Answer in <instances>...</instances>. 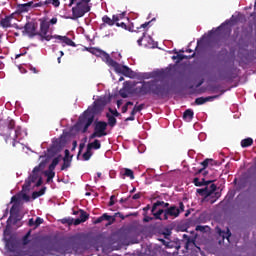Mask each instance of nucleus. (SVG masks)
I'll return each mask as SVG.
<instances>
[{
	"instance_id": "f257e3e1",
	"label": "nucleus",
	"mask_w": 256,
	"mask_h": 256,
	"mask_svg": "<svg viewBox=\"0 0 256 256\" xmlns=\"http://www.w3.org/2000/svg\"><path fill=\"white\" fill-rule=\"evenodd\" d=\"M137 97H145V95H154L158 99L169 97V88L165 84L159 83L157 80L143 81L141 86L134 89Z\"/></svg>"
},
{
	"instance_id": "f03ea898",
	"label": "nucleus",
	"mask_w": 256,
	"mask_h": 256,
	"mask_svg": "<svg viewBox=\"0 0 256 256\" xmlns=\"http://www.w3.org/2000/svg\"><path fill=\"white\" fill-rule=\"evenodd\" d=\"M90 2L91 0H81L78 2L76 6L72 8V16L66 17V19H72L75 21V19H81V17H84L86 13L91 11V6H89Z\"/></svg>"
},
{
	"instance_id": "7ed1b4c3",
	"label": "nucleus",
	"mask_w": 256,
	"mask_h": 256,
	"mask_svg": "<svg viewBox=\"0 0 256 256\" xmlns=\"http://www.w3.org/2000/svg\"><path fill=\"white\" fill-rule=\"evenodd\" d=\"M93 121H95V116H93L91 112L84 111L83 115L78 120L77 127L81 129L82 133H87L89 126L93 125Z\"/></svg>"
},
{
	"instance_id": "20e7f679",
	"label": "nucleus",
	"mask_w": 256,
	"mask_h": 256,
	"mask_svg": "<svg viewBox=\"0 0 256 256\" xmlns=\"http://www.w3.org/2000/svg\"><path fill=\"white\" fill-rule=\"evenodd\" d=\"M11 201L14 204L10 209V217L8 218V221H13V224L15 225L21 221V218L19 217V202L21 201V197L12 196Z\"/></svg>"
},
{
	"instance_id": "39448f33",
	"label": "nucleus",
	"mask_w": 256,
	"mask_h": 256,
	"mask_svg": "<svg viewBox=\"0 0 256 256\" xmlns=\"http://www.w3.org/2000/svg\"><path fill=\"white\" fill-rule=\"evenodd\" d=\"M45 167V162H41L39 166H36L33 169V174L28 177V179L25 180V183L22 186V191L27 192L29 189H31V183H35L37 179H39V171H41V168Z\"/></svg>"
},
{
	"instance_id": "423d86ee",
	"label": "nucleus",
	"mask_w": 256,
	"mask_h": 256,
	"mask_svg": "<svg viewBox=\"0 0 256 256\" xmlns=\"http://www.w3.org/2000/svg\"><path fill=\"white\" fill-rule=\"evenodd\" d=\"M114 71L120 73V75H124V77H129V79H135V77H137V73H135V71H132V69L126 65L119 64V62H116Z\"/></svg>"
},
{
	"instance_id": "0eeeda50",
	"label": "nucleus",
	"mask_w": 256,
	"mask_h": 256,
	"mask_svg": "<svg viewBox=\"0 0 256 256\" xmlns=\"http://www.w3.org/2000/svg\"><path fill=\"white\" fill-rule=\"evenodd\" d=\"M47 33H49V22L42 21L40 23V31L37 32V36L40 37V41H51V39H55V36Z\"/></svg>"
},
{
	"instance_id": "6e6552de",
	"label": "nucleus",
	"mask_w": 256,
	"mask_h": 256,
	"mask_svg": "<svg viewBox=\"0 0 256 256\" xmlns=\"http://www.w3.org/2000/svg\"><path fill=\"white\" fill-rule=\"evenodd\" d=\"M177 217H179V208H177V206L171 205L169 208L164 209V221H169V219H177Z\"/></svg>"
},
{
	"instance_id": "1a4fd4ad",
	"label": "nucleus",
	"mask_w": 256,
	"mask_h": 256,
	"mask_svg": "<svg viewBox=\"0 0 256 256\" xmlns=\"http://www.w3.org/2000/svg\"><path fill=\"white\" fill-rule=\"evenodd\" d=\"M233 20H226L224 23H222L219 27L216 28L215 31H210V35H213L215 33H219V31H222V33H225V35H231V26H233Z\"/></svg>"
},
{
	"instance_id": "9d476101",
	"label": "nucleus",
	"mask_w": 256,
	"mask_h": 256,
	"mask_svg": "<svg viewBox=\"0 0 256 256\" xmlns=\"http://www.w3.org/2000/svg\"><path fill=\"white\" fill-rule=\"evenodd\" d=\"M104 107H105V103H103L102 100H96L94 101L92 107H89L86 110V112H89L91 115H93V117H95V115H99V113L103 111Z\"/></svg>"
},
{
	"instance_id": "9b49d317",
	"label": "nucleus",
	"mask_w": 256,
	"mask_h": 256,
	"mask_svg": "<svg viewBox=\"0 0 256 256\" xmlns=\"http://www.w3.org/2000/svg\"><path fill=\"white\" fill-rule=\"evenodd\" d=\"M23 35H28L29 37H37V26L33 22H28L24 26V30L22 31Z\"/></svg>"
},
{
	"instance_id": "f8f14e48",
	"label": "nucleus",
	"mask_w": 256,
	"mask_h": 256,
	"mask_svg": "<svg viewBox=\"0 0 256 256\" xmlns=\"http://www.w3.org/2000/svg\"><path fill=\"white\" fill-rule=\"evenodd\" d=\"M94 131L99 134L101 137H106L107 135V122L98 121L95 123Z\"/></svg>"
},
{
	"instance_id": "ddd939ff",
	"label": "nucleus",
	"mask_w": 256,
	"mask_h": 256,
	"mask_svg": "<svg viewBox=\"0 0 256 256\" xmlns=\"http://www.w3.org/2000/svg\"><path fill=\"white\" fill-rule=\"evenodd\" d=\"M217 191V185L210 183V186H208V193L209 196L212 197V199L210 200V203H215V201H217V199H219V197H221V193L219 192H215Z\"/></svg>"
},
{
	"instance_id": "4468645a",
	"label": "nucleus",
	"mask_w": 256,
	"mask_h": 256,
	"mask_svg": "<svg viewBox=\"0 0 256 256\" xmlns=\"http://www.w3.org/2000/svg\"><path fill=\"white\" fill-rule=\"evenodd\" d=\"M33 9V1L27 2L25 4H18L16 7V12L21 15V13H29V10Z\"/></svg>"
},
{
	"instance_id": "2eb2a0df",
	"label": "nucleus",
	"mask_w": 256,
	"mask_h": 256,
	"mask_svg": "<svg viewBox=\"0 0 256 256\" xmlns=\"http://www.w3.org/2000/svg\"><path fill=\"white\" fill-rule=\"evenodd\" d=\"M98 57L102 58V61H104V63L108 64L109 67H113V69L115 68L117 61L113 60V58H111V56L109 54H107V52L102 50V52L100 53V56H98Z\"/></svg>"
},
{
	"instance_id": "dca6fc26",
	"label": "nucleus",
	"mask_w": 256,
	"mask_h": 256,
	"mask_svg": "<svg viewBox=\"0 0 256 256\" xmlns=\"http://www.w3.org/2000/svg\"><path fill=\"white\" fill-rule=\"evenodd\" d=\"M112 219V221H111ZM103 221H111L108 223V225H112L115 221V218L113 216H109L107 213H104L102 216L98 217L96 220L93 221L94 225H99V223H103Z\"/></svg>"
},
{
	"instance_id": "f3484780",
	"label": "nucleus",
	"mask_w": 256,
	"mask_h": 256,
	"mask_svg": "<svg viewBox=\"0 0 256 256\" xmlns=\"http://www.w3.org/2000/svg\"><path fill=\"white\" fill-rule=\"evenodd\" d=\"M102 21H103V23L100 25V29H105V27H107V25L109 26V27H113V25H115V18H113V16H112V19L109 17V16H107V15H104L103 17H102Z\"/></svg>"
},
{
	"instance_id": "a211bd4d",
	"label": "nucleus",
	"mask_w": 256,
	"mask_h": 256,
	"mask_svg": "<svg viewBox=\"0 0 256 256\" xmlns=\"http://www.w3.org/2000/svg\"><path fill=\"white\" fill-rule=\"evenodd\" d=\"M214 99H219V95L208 96V97H198L195 99L196 105H205L208 101H213Z\"/></svg>"
},
{
	"instance_id": "6ab92c4d",
	"label": "nucleus",
	"mask_w": 256,
	"mask_h": 256,
	"mask_svg": "<svg viewBox=\"0 0 256 256\" xmlns=\"http://www.w3.org/2000/svg\"><path fill=\"white\" fill-rule=\"evenodd\" d=\"M156 78L165 79V71L158 70V71L151 72L145 76V79H156Z\"/></svg>"
},
{
	"instance_id": "aec40b11",
	"label": "nucleus",
	"mask_w": 256,
	"mask_h": 256,
	"mask_svg": "<svg viewBox=\"0 0 256 256\" xmlns=\"http://www.w3.org/2000/svg\"><path fill=\"white\" fill-rule=\"evenodd\" d=\"M183 239H186L185 249H189L191 245L193 247H197L199 251H201V247L197 246L195 238L189 237V235L184 234Z\"/></svg>"
},
{
	"instance_id": "412c9836",
	"label": "nucleus",
	"mask_w": 256,
	"mask_h": 256,
	"mask_svg": "<svg viewBox=\"0 0 256 256\" xmlns=\"http://www.w3.org/2000/svg\"><path fill=\"white\" fill-rule=\"evenodd\" d=\"M54 39L62 41L63 43H65V45H69V47H76V44L73 42V40H71V38L67 36L54 35Z\"/></svg>"
},
{
	"instance_id": "4be33fe9",
	"label": "nucleus",
	"mask_w": 256,
	"mask_h": 256,
	"mask_svg": "<svg viewBox=\"0 0 256 256\" xmlns=\"http://www.w3.org/2000/svg\"><path fill=\"white\" fill-rule=\"evenodd\" d=\"M11 21H13V14L2 18L0 21V25L1 27H3V29H8V27H11Z\"/></svg>"
},
{
	"instance_id": "5701e85b",
	"label": "nucleus",
	"mask_w": 256,
	"mask_h": 256,
	"mask_svg": "<svg viewBox=\"0 0 256 256\" xmlns=\"http://www.w3.org/2000/svg\"><path fill=\"white\" fill-rule=\"evenodd\" d=\"M6 247H7L8 251H10V253H14L15 256H21V250L17 247V245H15L11 242H8L6 244Z\"/></svg>"
},
{
	"instance_id": "b1692460",
	"label": "nucleus",
	"mask_w": 256,
	"mask_h": 256,
	"mask_svg": "<svg viewBox=\"0 0 256 256\" xmlns=\"http://www.w3.org/2000/svg\"><path fill=\"white\" fill-rule=\"evenodd\" d=\"M193 183L196 187H203L204 185H211L213 180H205V178H203L202 181H200L199 178H194Z\"/></svg>"
},
{
	"instance_id": "393cba45",
	"label": "nucleus",
	"mask_w": 256,
	"mask_h": 256,
	"mask_svg": "<svg viewBox=\"0 0 256 256\" xmlns=\"http://www.w3.org/2000/svg\"><path fill=\"white\" fill-rule=\"evenodd\" d=\"M62 157L63 156L61 154H59L57 157H55L52 160V163L48 167L49 171H55V167H57L59 165V161H61Z\"/></svg>"
},
{
	"instance_id": "a878e982",
	"label": "nucleus",
	"mask_w": 256,
	"mask_h": 256,
	"mask_svg": "<svg viewBox=\"0 0 256 256\" xmlns=\"http://www.w3.org/2000/svg\"><path fill=\"white\" fill-rule=\"evenodd\" d=\"M204 186H206V187L197 189L196 193H198V195H201V197L208 199V197H210L209 196V185H204Z\"/></svg>"
},
{
	"instance_id": "bb28decb",
	"label": "nucleus",
	"mask_w": 256,
	"mask_h": 256,
	"mask_svg": "<svg viewBox=\"0 0 256 256\" xmlns=\"http://www.w3.org/2000/svg\"><path fill=\"white\" fill-rule=\"evenodd\" d=\"M153 21H155V18L151 19L150 21L148 22H145L144 24H142L138 29V33H143V31H146V34H147V31H149V27H151V23H153ZM139 29H142L141 31H139Z\"/></svg>"
},
{
	"instance_id": "cd10ccee",
	"label": "nucleus",
	"mask_w": 256,
	"mask_h": 256,
	"mask_svg": "<svg viewBox=\"0 0 256 256\" xmlns=\"http://www.w3.org/2000/svg\"><path fill=\"white\" fill-rule=\"evenodd\" d=\"M152 215L154 216V219H157L159 221H165L163 219V215H165V210L164 209H159L157 212H152Z\"/></svg>"
},
{
	"instance_id": "c85d7f7f",
	"label": "nucleus",
	"mask_w": 256,
	"mask_h": 256,
	"mask_svg": "<svg viewBox=\"0 0 256 256\" xmlns=\"http://www.w3.org/2000/svg\"><path fill=\"white\" fill-rule=\"evenodd\" d=\"M101 147V141L99 140H94L92 143L87 144V148L91 151L92 149H99Z\"/></svg>"
},
{
	"instance_id": "c756f323",
	"label": "nucleus",
	"mask_w": 256,
	"mask_h": 256,
	"mask_svg": "<svg viewBox=\"0 0 256 256\" xmlns=\"http://www.w3.org/2000/svg\"><path fill=\"white\" fill-rule=\"evenodd\" d=\"M106 117L108 119L107 125H109L110 127H115V125H117V118H115V116L107 113Z\"/></svg>"
},
{
	"instance_id": "7c9ffc66",
	"label": "nucleus",
	"mask_w": 256,
	"mask_h": 256,
	"mask_svg": "<svg viewBox=\"0 0 256 256\" xmlns=\"http://www.w3.org/2000/svg\"><path fill=\"white\" fill-rule=\"evenodd\" d=\"M122 175L124 177H129V179H135V174L133 173V170L129 168H124L123 171H121Z\"/></svg>"
},
{
	"instance_id": "2f4dec72",
	"label": "nucleus",
	"mask_w": 256,
	"mask_h": 256,
	"mask_svg": "<svg viewBox=\"0 0 256 256\" xmlns=\"http://www.w3.org/2000/svg\"><path fill=\"white\" fill-rule=\"evenodd\" d=\"M194 115H195V113L193 112L192 109H187L183 113V119H188V121H193Z\"/></svg>"
},
{
	"instance_id": "473e14b6",
	"label": "nucleus",
	"mask_w": 256,
	"mask_h": 256,
	"mask_svg": "<svg viewBox=\"0 0 256 256\" xmlns=\"http://www.w3.org/2000/svg\"><path fill=\"white\" fill-rule=\"evenodd\" d=\"M209 163H213V159L206 158L203 162H201L203 168L199 169L198 173H203V171L209 167Z\"/></svg>"
},
{
	"instance_id": "72a5a7b5",
	"label": "nucleus",
	"mask_w": 256,
	"mask_h": 256,
	"mask_svg": "<svg viewBox=\"0 0 256 256\" xmlns=\"http://www.w3.org/2000/svg\"><path fill=\"white\" fill-rule=\"evenodd\" d=\"M116 27H121L122 29H125V31H130V33H133V27L127 26L124 22H115Z\"/></svg>"
},
{
	"instance_id": "f704fd0d",
	"label": "nucleus",
	"mask_w": 256,
	"mask_h": 256,
	"mask_svg": "<svg viewBox=\"0 0 256 256\" xmlns=\"http://www.w3.org/2000/svg\"><path fill=\"white\" fill-rule=\"evenodd\" d=\"M218 233L223 239H229V237H231V230H229V228H227L226 232L219 229Z\"/></svg>"
},
{
	"instance_id": "c9c22d12",
	"label": "nucleus",
	"mask_w": 256,
	"mask_h": 256,
	"mask_svg": "<svg viewBox=\"0 0 256 256\" xmlns=\"http://www.w3.org/2000/svg\"><path fill=\"white\" fill-rule=\"evenodd\" d=\"M145 109V104H140V105H135L134 108L132 109L131 113L132 115H137V113H141Z\"/></svg>"
},
{
	"instance_id": "e433bc0d",
	"label": "nucleus",
	"mask_w": 256,
	"mask_h": 256,
	"mask_svg": "<svg viewBox=\"0 0 256 256\" xmlns=\"http://www.w3.org/2000/svg\"><path fill=\"white\" fill-rule=\"evenodd\" d=\"M45 4L46 6L52 5L57 8L61 5V0H45Z\"/></svg>"
},
{
	"instance_id": "4c0bfd02",
	"label": "nucleus",
	"mask_w": 256,
	"mask_h": 256,
	"mask_svg": "<svg viewBox=\"0 0 256 256\" xmlns=\"http://www.w3.org/2000/svg\"><path fill=\"white\" fill-rule=\"evenodd\" d=\"M80 212V220L82 223H85V221H87L89 219V214L87 212H85V210L83 209H80L79 210Z\"/></svg>"
},
{
	"instance_id": "58836bf2",
	"label": "nucleus",
	"mask_w": 256,
	"mask_h": 256,
	"mask_svg": "<svg viewBox=\"0 0 256 256\" xmlns=\"http://www.w3.org/2000/svg\"><path fill=\"white\" fill-rule=\"evenodd\" d=\"M125 15H127V12H122L120 14H114L113 19L115 23H119L121 20L125 19Z\"/></svg>"
},
{
	"instance_id": "ea45409f",
	"label": "nucleus",
	"mask_w": 256,
	"mask_h": 256,
	"mask_svg": "<svg viewBox=\"0 0 256 256\" xmlns=\"http://www.w3.org/2000/svg\"><path fill=\"white\" fill-rule=\"evenodd\" d=\"M251 145H253V140L252 138H246L243 139L241 141V147L245 148V147H251Z\"/></svg>"
},
{
	"instance_id": "a19ab883",
	"label": "nucleus",
	"mask_w": 256,
	"mask_h": 256,
	"mask_svg": "<svg viewBox=\"0 0 256 256\" xmlns=\"http://www.w3.org/2000/svg\"><path fill=\"white\" fill-rule=\"evenodd\" d=\"M87 51L96 57H100L103 50L98 48H87Z\"/></svg>"
},
{
	"instance_id": "79ce46f5",
	"label": "nucleus",
	"mask_w": 256,
	"mask_h": 256,
	"mask_svg": "<svg viewBox=\"0 0 256 256\" xmlns=\"http://www.w3.org/2000/svg\"><path fill=\"white\" fill-rule=\"evenodd\" d=\"M165 205V201H156L151 209V213H155V211H157V207H164Z\"/></svg>"
},
{
	"instance_id": "37998d69",
	"label": "nucleus",
	"mask_w": 256,
	"mask_h": 256,
	"mask_svg": "<svg viewBox=\"0 0 256 256\" xmlns=\"http://www.w3.org/2000/svg\"><path fill=\"white\" fill-rule=\"evenodd\" d=\"M44 174L47 177V183H49V181H51L55 177V171L54 170L45 171Z\"/></svg>"
},
{
	"instance_id": "c03bdc74",
	"label": "nucleus",
	"mask_w": 256,
	"mask_h": 256,
	"mask_svg": "<svg viewBox=\"0 0 256 256\" xmlns=\"http://www.w3.org/2000/svg\"><path fill=\"white\" fill-rule=\"evenodd\" d=\"M31 237V230H29L22 238V243L23 245H29L30 240L29 238Z\"/></svg>"
},
{
	"instance_id": "a18cd8bd",
	"label": "nucleus",
	"mask_w": 256,
	"mask_h": 256,
	"mask_svg": "<svg viewBox=\"0 0 256 256\" xmlns=\"http://www.w3.org/2000/svg\"><path fill=\"white\" fill-rule=\"evenodd\" d=\"M93 156V152H91L90 149L86 148V152L83 154L84 161H89L91 157Z\"/></svg>"
},
{
	"instance_id": "49530a36",
	"label": "nucleus",
	"mask_w": 256,
	"mask_h": 256,
	"mask_svg": "<svg viewBox=\"0 0 256 256\" xmlns=\"http://www.w3.org/2000/svg\"><path fill=\"white\" fill-rule=\"evenodd\" d=\"M69 167H71V160H63L61 171H66V169H69Z\"/></svg>"
},
{
	"instance_id": "de8ad7c7",
	"label": "nucleus",
	"mask_w": 256,
	"mask_h": 256,
	"mask_svg": "<svg viewBox=\"0 0 256 256\" xmlns=\"http://www.w3.org/2000/svg\"><path fill=\"white\" fill-rule=\"evenodd\" d=\"M64 153H65V155H64V157L62 158L63 161H73V156H70L71 153L69 152L68 149H66V150L64 151Z\"/></svg>"
},
{
	"instance_id": "09e8293b",
	"label": "nucleus",
	"mask_w": 256,
	"mask_h": 256,
	"mask_svg": "<svg viewBox=\"0 0 256 256\" xmlns=\"http://www.w3.org/2000/svg\"><path fill=\"white\" fill-rule=\"evenodd\" d=\"M8 129H15V120L8 118L6 121Z\"/></svg>"
},
{
	"instance_id": "8fccbe9b",
	"label": "nucleus",
	"mask_w": 256,
	"mask_h": 256,
	"mask_svg": "<svg viewBox=\"0 0 256 256\" xmlns=\"http://www.w3.org/2000/svg\"><path fill=\"white\" fill-rule=\"evenodd\" d=\"M146 35H147V31L146 30L142 31L140 38L137 40V43L139 46L142 45L143 39H145Z\"/></svg>"
},
{
	"instance_id": "3c124183",
	"label": "nucleus",
	"mask_w": 256,
	"mask_h": 256,
	"mask_svg": "<svg viewBox=\"0 0 256 256\" xmlns=\"http://www.w3.org/2000/svg\"><path fill=\"white\" fill-rule=\"evenodd\" d=\"M19 137H21V127L17 126L15 128V135L13 137L14 141H15V139H19Z\"/></svg>"
},
{
	"instance_id": "603ef678",
	"label": "nucleus",
	"mask_w": 256,
	"mask_h": 256,
	"mask_svg": "<svg viewBox=\"0 0 256 256\" xmlns=\"http://www.w3.org/2000/svg\"><path fill=\"white\" fill-rule=\"evenodd\" d=\"M45 5H47V4H45V1H40L38 3L32 2V9H36V7H43Z\"/></svg>"
},
{
	"instance_id": "864d4df0",
	"label": "nucleus",
	"mask_w": 256,
	"mask_h": 256,
	"mask_svg": "<svg viewBox=\"0 0 256 256\" xmlns=\"http://www.w3.org/2000/svg\"><path fill=\"white\" fill-rule=\"evenodd\" d=\"M173 59H178V61H183V59H189V57L183 54H177L176 56H173Z\"/></svg>"
},
{
	"instance_id": "5fc2aeb1",
	"label": "nucleus",
	"mask_w": 256,
	"mask_h": 256,
	"mask_svg": "<svg viewBox=\"0 0 256 256\" xmlns=\"http://www.w3.org/2000/svg\"><path fill=\"white\" fill-rule=\"evenodd\" d=\"M109 112L112 114V117H121V113H119L117 110L109 109Z\"/></svg>"
},
{
	"instance_id": "6e6d98bb",
	"label": "nucleus",
	"mask_w": 256,
	"mask_h": 256,
	"mask_svg": "<svg viewBox=\"0 0 256 256\" xmlns=\"http://www.w3.org/2000/svg\"><path fill=\"white\" fill-rule=\"evenodd\" d=\"M62 223H67V225H72L73 224V218H63Z\"/></svg>"
},
{
	"instance_id": "4d7b16f0",
	"label": "nucleus",
	"mask_w": 256,
	"mask_h": 256,
	"mask_svg": "<svg viewBox=\"0 0 256 256\" xmlns=\"http://www.w3.org/2000/svg\"><path fill=\"white\" fill-rule=\"evenodd\" d=\"M34 223H35V227H39V225L43 224V218L37 217Z\"/></svg>"
},
{
	"instance_id": "13d9d810",
	"label": "nucleus",
	"mask_w": 256,
	"mask_h": 256,
	"mask_svg": "<svg viewBox=\"0 0 256 256\" xmlns=\"http://www.w3.org/2000/svg\"><path fill=\"white\" fill-rule=\"evenodd\" d=\"M179 215H181V213H183L185 211V204H183V202H179Z\"/></svg>"
},
{
	"instance_id": "bf43d9fd",
	"label": "nucleus",
	"mask_w": 256,
	"mask_h": 256,
	"mask_svg": "<svg viewBox=\"0 0 256 256\" xmlns=\"http://www.w3.org/2000/svg\"><path fill=\"white\" fill-rule=\"evenodd\" d=\"M101 138V136L94 130V132L90 135L89 139Z\"/></svg>"
},
{
	"instance_id": "052dcab7",
	"label": "nucleus",
	"mask_w": 256,
	"mask_h": 256,
	"mask_svg": "<svg viewBox=\"0 0 256 256\" xmlns=\"http://www.w3.org/2000/svg\"><path fill=\"white\" fill-rule=\"evenodd\" d=\"M113 205H115V195H112L109 201V207H113Z\"/></svg>"
},
{
	"instance_id": "680f3d73",
	"label": "nucleus",
	"mask_w": 256,
	"mask_h": 256,
	"mask_svg": "<svg viewBox=\"0 0 256 256\" xmlns=\"http://www.w3.org/2000/svg\"><path fill=\"white\" fill-rule=\"evenodd\" d=\"M119 93H120V97H122L123 99H127L128 95L125 90H120Z\"/></svg>"
},
{
	"instance_id": "e2e57ef3",
	"label": "nucleus",
	"mask_w": 256,
	"mask_h": 256,
	"mask_svg": "<svg viewBox=\"0 0 256 256\" xmlns=\"http://www.w3.org/2000/svg\"><path fill=\"white\" fill-rule=\"evenodd\" d=\"M196 231H201V233H205V226H202V225L196 226Z\"/></svg>"
},
{
	"instance_id": "0e129e2a",
	"label": "nucleus",
	"mask_w": 256,
	"mask_h": 256,
	"mask_svg": "<svg viewBox=\"0 0 256 256\" xmlns=\"http://www.w3.org/2000/svg\"><path fill=\"white\" fill-rule=\"evenodd\" d=\"M125 121H135V114H133V112H131L130 117L126 118Z\"/></svg>"
},
{
	"instance_id": "69168bd1",
	"label": "nucleus",
	"mask_w": 256,
	"mask_h": 256,
	"mask_svg": "<svg viewBox=\"0 0 256 256\" xmlns=\"http://www.w3.org/2000/svg\"><path fill=\"white\" fill-rule=\"evenodd\" d=\"M49 153H53V155H56L57 153V147L55 146H52L49 150H48Z\"/></svg>"
},
{
	"instance_id": "338daca9",
	"label": "nucleus",
	"mask_w": 256,
	"mask_h": 256,
	"mask_svg": "<svg viewBox=\"0 0 256 256\" xmlns=\"http://www.w3.org/2000/svg\"><path fill=\"white\" fill-rule=\"evenodd\" d=\"M81 223H83L81 221V219L80 218H76V219H73V224L72 225H81Z\"/></svg>"
},
{
	"instance_id": "774afa93",
	"label": "nucleus",
	"mask_w": 256,
	"mask_h": 256,
	"mask_svg": "<svg viewBox=\"0 0 256 256\" xmlns=\"http://www.w3.org/2000/svg\"><path fill=\"white\" fill-rule=\"evenodd\" d=\"M132 199H134L135 201H136L137 199H141V193H136V194H134V195L132 196Z\"/></svg>"
}]
</instances>
